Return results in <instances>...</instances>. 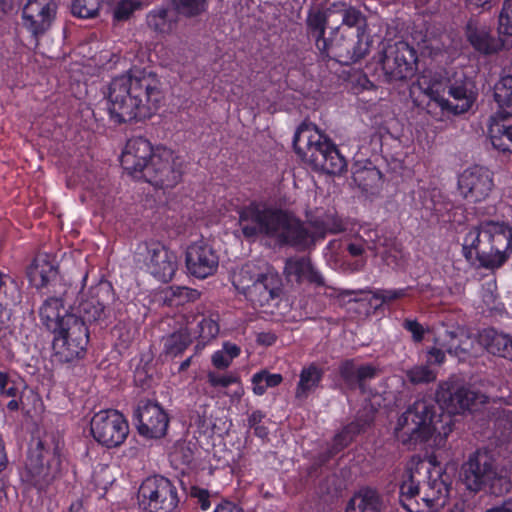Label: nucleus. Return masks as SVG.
Segmentation results:
<instances>
[{"mask_svg": "<svg viewBox=\"0 0 512 512\" xmlns=\"http://www.w3.org/2000/svg\"><path fill=\"white\" fill-rule=\"evenodd\" d=\"M239 226L245 238L265 235L281 245L304 251L315 246L309 222L306 224L291 212L260 203H250L239 211Z\"/></svg>", "mask_w": 512, "mask_h": 512, "instance_id": "nucleus-1", "label": "nucleus"}, {"mask_svg": "<svg viewBox=\"0 0 512 512\" xmlns=\"http://www.w3.org/2000/svg\"><path fill=\"white\" fill-rule=\"evenodd\" d=\"M159 81L137 72L114 78L108 87V111L116 124L150 118L161 100Z\"/></svg>", "mask_w": 512, "mask_h": 512, "instance_id": "nucleus-2", "label": "nucleus"}, {"mask_svg": "<svg viewBox=\"0 0 512 512\" xmlns=\"http://www.w3.org/2000/svg\"><path fill=\"white\" fill-rule=\"evenodd\" d=\"M447 479L440 469L431 471L425 464H418L400 486V504L408 512L439 511L448 502L450 487Z\"/></svg>", "mask_w": 512, "mask_h": 512, "instance_id": "nucleus-3", "label": "nucleus"}, {"mask_svg": "<svg viewBox=\"0 0 512 512\" xmlns=\"http://www.w3.org/2000/svg\"><path fill=\"white\" fill-rule=\"evenodd\" d=\"M467 261L479 266L499 268L512 252V228L504 222L484 221L473 227L462 245Z\"/></svg>", "mask_w": 512, "mask_h": 512, "instance_id": "nucleus-4", "label": "nucleus"}, {"mask_svg": "<svg viewBox=\"0 0 512 512\" xmlns=\"http://www.w3.org/2000/svg\"><path fill=\"white\" fill-rule=\"evenodd\" d=\"M439 405L432 398L416 400L399 417L396 435L404 445L426 442L437 433L446 438L453 429L449 415L438 414Z\"/></svg>", "mask_w": 512, "mask_h": 512, "instance_id": "nucleus-5", "label": "nucleus"}, {"mask_svg": "<svg viewBox=\"0 0 512 512\" xmlns=\"http://www.w3.org/2000/svg\"><path fill=\"white\" fill-rule=\"evenodd\" d=\"M293 147L314 171L341 175L347 168L346 159L336 145L313 123L303 122L297 128Z\"/></svg>", "mask_w": 512, "mask_h": 512, "instance_id": "nucleus-6", "label": "nucleus"}, {"mask_svg": "<svg viewBox=\"0 0 512 512\" xmlns=\"http://www.w3.org/2000/svg\"><path fill=\"white\" fill-rule=\"evenodd\" d=\"M321 15H307L306 30L309 39L313 40L315 47L323 59H333L342 64L355 63L362 59L369 51V41L361 37H345L333 30L330 37H325L326 28Z\"/></svg>", "mask_w": 512, "mask_h": 512, "instance_id": "nucleus-7", "label": "nucleus"}, {"mask_svg": "<svg viewBox=\"0 0 512 512\" xmlns=\"http://www.w3.org/2000/svg\"><path fill=\"white\" fill-rule=\"evenodd\" d=\"M423 90L429 97L428 108L434 104L454 114L467 112L476 99L473 82L462 72L446 80L433 78Z\"/></svg>", "mask_w": 512, "mask_h": 512, "instance_id": "nucleus-8", "label": "nucleus"}, {"mask_svg": "<svg viewBox=\"0 0 512 512\" xmlns=\"http://www.w3.org/2000/svg\"><path fill=\"white\" fill-rule=\"evenodd\" d=\"M61 442L55 435L36 439L29 449L26 481L39 490L45 489L59 474Z\"/></svg>", "mask_w": 512, "mask_h": 512, "instance_id": "nucleus-9", "label": "nucleus"}, {"mask_svg": "<svg viewBox=\"0 0 512 512\" xmlns=\"http://www.w3.org/2000/svg\"><path fill=\"white\" fill-rule=\"evenodd\" d=\"M461 476L467 489L479 492L488 488L494 495H502L510 488V482L499 471L493 454L477 450L462 464Z\"/></svg>", "mask_w": 512, "mask_h": 512, "instance_id": "nucleus-10", "label": "nucleus"}, {"mask_svg": "<svg viewBox=\"0 0 512 512\" xmlns=\"http://www.w3.org/2000/svg\"><path fill=\"white\" fill-rule=\"evenodd\" d=\"M499 110L490 117L488 134L495 149L512 153V75H506L494 87Z\"/></svg>", "mask_w": 512, "mask_h": 512, "instance_id": "nucleus-11", "label": "nucleus"}, {"mask_svg": "<svg viewBox=\"0 0 512 512\" xmlns=\"http://www.w3.org/2000/svg\"><path fill=\"white\" fill-rule=\"evenodd\" d=\"M78 304H75L77 317L86 323H101L117 318V298L110 282L101 281L92 286L87 295H75Z\"/></svg>", "mask_w": 512, "mask_h": 512, "instance_id": "nucleus-12", "label": "nucleus"}, {"mask_svg": "<svg viewBox=\"0 0 512 512\" xmlns=\"http://www.w3.org/2000/svg\"><path fill=\"white\" fill-rule=\"evenodd\" d=\"M89 343V330L76 314H64L61 328L53 339V349L61 362H72L80 359L86 352Z\"/></svg>", "mask_w": 512, "mask_h": 512, "instance_id": "nucleus-13", "label": "nucleus"}, {"mask_svg": "<svg viewBox=\"0 0 512 512\" xmlns=\"http://www.w3.org/2000/svg\"><path fill=\"white\" fill-rule=\"evenodd\" d=\"M138 500L149 512H174L180 501L175 484L160 475L147 477L142 482Z\"/></svg>", "mask_w": 512, "mask_h": 512, "instance_id": "nucleus-14", "label": "nucleus"}, {"mask_svg": "<svg viewBox=\"0 0 512 512\" xmlns=\"http://www.w3.org/2000/svg\"><path fill=\"white\" fill-rule=\"evenodd\" d=\"M184 160L167 148H157L140 180L156 188H173L182 179Z\"/></svg>", "mask_w": 512, "mask_h": 512, "instance_id": "nucleus-15", "label": "nucleus"}, {"mask_svg": "<svg viewBox=\"0 0 512 512\" xmlns=\"http://www.w3.org/2000/svg\"><path fill=\"white\" fill-rule=\"evenodd\" d=\"M417 52L405 41L388 45L381 58L384 81L393 83L411 78L417 67Z\"/></svg>", "mask_w": 512, "mask_h": 512, "instance_id": "nucleus-16", "label": "nucleus"}, {"mask_svg": "<svg viewBox=\"0 0 512 512\" xmlns=\"http://www.w3.org/2000/svg\"><path fill=\"white\" fill-rule=\"evenodd\" d=\"M93 438L107 448L120 446L128 436L129 426L124 416L114 409L96 413L90 422Z\"/></svg>", "mask_w": 512, "mask_h": 512, "instance_id": "nucleus-17", "label": "nucleus"}, {"mask_svg": "<svg viewBox=\"0 0 512 512\" xmlns=\"http://www.w3.org/2000/svg\"><path fill=\"white\" fill-rule=\"evenodd\" d=\"M486 402V396L471 387L457 382H446L437 391V404L452 418L453 414L474 410L479 404Z\"/></svg>", "mask_w": 512, "mask_h": 512, "instance_id": "nucleus-18", "label": "nucleus"}, {"mask_svg": "<svg viewBox=\"0 0 512 512\" xmlns=\"http://www.w3.org/2000/svg\"><path fill=\"white\" fill-rule=\"evenodd\" d=\"M308 15H321L322 18H325V23L335 31H338L340 24L355 27L356 35L353 38L361 37L369 41V36L366 35V17L355 7L346 6L345 3H334L326 8L313 7L309 10Z\"/></svg>", "mask_w": 512, "mask_h": 512, "instance_id": "nucleus-19", "label": "nucleus"}, {"mask_svg": "<svg viewBox=\"0 0 512 512\" xmlns=\"http://www.w3.org/2000/svg\"><path fill=\"white\" fill-rule=\"evenodd\" d=\"M138 254L144 257L149 272L158 280L168 282L177 270V257L174 252L158 241L139 245Z\"/></svg>", "mask_w": 512, "mask_h": 512, "instance_id": "nucleus-20", "label": "nucleus"}, {"mask_svg": "<svg viewBox=\"0 0 512 512\" xmlns=\"http://www.w3.org/2000/svg\"><path fill=\"white\" fill-rule=\"evenodd\" d=\"M137 421L138 433L149 439H158L165 436L169 418L164 409L149 399L139 400L134 411Z\"/></svg>", "mask_w": 512, "mask_h": 512, "instance_id": "nucleus-21", "label": "nucleus"}, {"mask_svg": "<svg viewBox=\"0 0 512 512\" xmlns=\"http://www.w3.org/2000/svg\"><path fill=\"white\" fill-rule=\"evenodd\" d=\"M494 187L493 173L486 167L474 165L458 177V189L465 200L477 203L486 199Z\"/></svg>", "mask_w": 512, "mask_h": 512, "instance_id": "nucleus-22", "label": "nucleus"}, {"mask_svg": "<svg viewBox=\"0 0 512 512\" xmlns=\"http://www.w3.org/2000/svg\"><path fill=\"white\" fill-rule=\"evenodd\" d=\"M56 10L57 4L54 0H28L23 7V25L34 37L36 46L38 37L50 29Z\"/></svg>", "mask_w": 512, "mask_h": 512, "instance_id": "nucleus-23", "label": "nucleus"}, {"mask_svg": "<svg viewBox=\"0 0 512 512\" xmlns=\"http://www.w3.org/2000/svg\"><path fill=\"white\" fill-rule=\"evenodd\" d=\"M87 279V273L84 274L82 279L76 283L70 282L67 289L62 293V297H49L47 298L39 309V316L42 324L52 333L56 334L57 330L61 328L64 320V315L60 311H64L63 302L72 299L75 295L81 293L84 289Z\"/></svg>", "mask_w": 512, "mask_h": 512, "instance_id": "nucleus-24", "label": "nucleus"}, {"mask_svg": "<svg viewBox=\"0 0 512 512\" xmlns=\"http://www.w3.org/2000/svg\"><path fill=\"white\" fill-rule=\"evenodd\" d=\"M155 152L156 150H153L147 139L143 137L132 138L128 140L121 155V165L128 174L140 180Z\"/></svg>", "mask_w": 512, "mask_h": 512, "instance_id": "nucleus-25", "label": "nucleus"}, {"mask_svg": "<svg viewBox=\"0 0 512 512\" xmlns=\"http://www.w3.org/2000/svg\"><path fill=\"white\" fill-rule=\"evenodd\" d=\"M185 263L189 274L205 279L217 270L219 258L210 245L196 242L188 246Z\"/></svg>", "mask_w": 512, "mask_h": 512, "instance_id": "nucleus-26", "label": "nucleus"}, {"mask_svg": "<svg viewBox=\"0 0 512 512\" xmlns=\"http://www.w3.org/2000/svg\"><path fill=\"white\" fill-rule=\"evenodd\" d=\"M338 374L349 390L365 392L366 383L377 377L380 370L372 364H361L356 359H344L338 365Z\"/></svg>", "mask_w": 512, "mask_h": 512, "instance_id": "nucleus-27", "label": "nucleus"}, {"mask_svg": "<svg viewBox=\"0 0 512 512\" xmlns=\"http://www.w3.org/2000/svg\"><path fill=\"white\" fill-rule=\"evenodd\" d=\"M283 273L288 280L301 284L306 281L315 287H328L321 272L307 256H292L286 259Z\"/></svg>", "mask_w": 512, "mask_h": 512, "instance_id": "nucleus-28", "label": "nucleus"}, {"mask_svg": "<svg viewBox=\"0 0 512 512\" xmlns=\"http://www.w3.org/2000/svg\"><path fill=\"white\" fill-rule=\"evenodd\" d=\"M282 291V281L279 275L267 271L258 275V280L245 296L254 307L270 306L271 302L279 297Z\"/></svg>", "mask_w": 512, "mask_h": 512, "instance_id": "nucleus-29", "label": "nucleus"}, {"mask_svg": "<svg viewBox=\"0 0 512 512\" xmlns=\"http://www.w3.org/2000/svg\"><path fill=\"white\" fill-rule=\"evenodd\" d=\"M439 345L446 351L460 360H465L474 353L477 344L476 339L470 335L467 329L461 326H455L446 329L437 339Z\"/></svg>", "mask_w": 512, "mask_h": 512, "instance_id": "nucleus-30", "label": "nucleus"}, {"mask_svg": "<svg viewBox=\"0 0 512 512\" xmlns=\"http://www.w3.org/2000/svg\"><path fill=\"white\" fill-rule=\"evenodd\" d=\"M376 410L371 403H366L358 412L355 421L346 425L341 432L334 437L333 449L340 451L347 447L354 437L364 432L374 421Z\"/></svg>", "mask_w": 512, "mask_h": 512, "instance_id": "nucleus-31", "label": "nucleus"}, {"mask_svg": "<svg viewBox=\"0 0 512 512\" xmlns=\"http://www.w3.org/2000/svg\"><path fill=\"white\" fill-rule=\"evenodd\" d=\"M467 37L474 49L485 55L497 53L504 45V41L493 36L485 26H468Z\"/></svg>", "mask_w": 512, "mask_h": 512, "instance_id": "nucleus-32", "label": "nucleus"}, {"mask_svg": "<svg viewBox=\"0 0 512 512\" xmlns=\"http://www.w3.org/2000/svg\"><path fill=\"white\" fill-rule=\"evenodd\" d=\"M27 276L30 283L37 289H40L47 287L57 279L58 269L46 256H39L27 268Z\"/></svg>", "mask_w": 512, "mask_h": 512, "instance_id": "nucleus-33", "label": "nucleus"}, {"mask_svg": "<svg viewBox=\"0 0 512 512\" xmlns=\"http://www.w3.org/2000/svg\"><path fill=\"white\" fill-rule=\"evenodd\" d=\"M383 507V499L379 492L370 487H365L353 495L345 512H381Z\"/></svg>", "mask_w": 512, "mask_h": 512, "instance_id": "nucleus-34", "label": "nucleus"}, {"mask_svg": "<svg viewBox=\"0 0 512 512\" xmlns=\"http://www.w3.org/2000/svg\"><path fill=\"white\" fill-rule=\"evenodd\" d=\"M368 236L370 234H374V236L377 238V234L375 231H368ZM375 239H372L369 237V239L364 238L363 236H357L355 237V240L348 241L346 244V250L349 253L351 257L356 258V260L352 263H349L347 266V269L350 272H358L362 271L364 267L366 266L367 260L364 257L366 249L373 250L376 248L375 246Z\"/></svg>", "mask_w": 512, "mask_h": 512, "instance_id": "nucleus-35", "label": "nucleus"}, {"mask_svg": "<svg viewBox=\"0 0 512 512\" xmlns=\"http://www.w3.org/2000/svg\"><path fill=\"white\" fill-rule=\"evenodd\" d=\"M324 371L315 363L304 367L299 375V382L296 387L295 397L298 400H305L320 385Z\"/></svg>", "mask_w": 512, "mask_h": 512, "instance_id": "nucleus-36", "label": "nucleus"}, {"mask_svg": "<svg viewBox=\"0 0 512 512\" xmlns=\"http://www.w3.org/2000/svg\"><path fill=\"white\" fill-rule=\"evenodd\" d=\"M315 242L324 239L327 234H338L345 231V223L334 213H324L309 220Z\"/></svg>", "mask_w": 512, "mask_h": 512, "instance_id": "nucleus-37", "label": "nucleus"}, {"mask_svg": "<svg viewBox=\"0 0 512 512\" xmlns=\"http://www.w3.org/2000/svg\"><path fill=\"white\" fill-rule=\"evenodd\" d=\"M178 14L167 8H159L147 15V25L155 32L171 33L177 26Z\"/></svg>", "mask_w": 512, "mask_h": 512, "instance_id": "nucleus-38", "label": "nucleus"}, {"mask_svg": "<svg viewBox=\"0 0 512 512\" xmlns=\"http://www.w3.org/2000/svg\"><path fill=\"white\" fill-rule=\"evenodd\" d=\"M262 274L263 273L259 272L255 266L245 264L241 267L239 272L234 275L233 285L239 293L246 296L250 288H252L256 280H258V275Z\"/></svg>", "mask_w": 512, "mask_h": 512, "instance_id": "nucleus-39", "label": "nucleus"}, {"mask_svg": "<svg viewBox=\"0 0 512 512\" xmlns=\"http://www.w3.org/2000/svg\"><path fill=\"white\" fill-rule=\"evenodd\" d=\"M353 179L365 191L377 188L382 181V173L374 166L357 169Z\"/></svg>", "mask_w": 512, "mask_h": 512, "instance_id": "nucleus-40", "label": "nucleus"}, {"mask_svg": "<svg viewBox=\"0 0 512 512\" xmlns=\"http://www.w3.org/2000/svg\"><path fill=\"white\" fill-rule=\"evenodd\" d=\"M104 0H71L70 10L73 16L83 19L95 18Z\"/></svg>", "mask_w": 512, "mask_h": 512, "instance_id": "nucleus-41", "label": "nucleus"}, {"mask_svg": "<svg viewBox=\"0 0 512 512\" xmlns=\"http://www.w3.org/2000/svg\"><path fill=\"white\" fill-rule=\"evenodd\" d=\"M191 344V338L188 332L178 331L164 339V351L169 356L181 354Z\"/></svg>", "mask_w": 512, "mask_h": 512, "instance_id": "nucleus-42", "label": "nucleus"}, {"mask_svg": "<svg viewBox=\"0 0 512 512\" xmlns=\"http://www.w3.org/2000/svg\"><path fill=\"white\" fill-rule=\"evenodd\" d=\"M195 333L198 334L202 343H207L214 339L219 333L218 315H202L201 319L197 321Z\"/></svg>", "mask_w": 512, "mask_h": 512, "instance_id": "nucleus-43", "label": "nucleus"}, {"mask_svg": "<svg viewBox=\"0 0 512 512\" xmlns=\"http://www.w3.org/2000/svg\"><path fill=\"white\" fill-rule=\"evenodd\" d=\"M283 380L281 374H271L267 370H261L252 377L253 392L263 395L267 388L278 386Z\"/></svg>", "mask_w": 512, "mask_h": 512, "instance_id": "nucleus-44", "label": "nucleus"}, {"mask_svg": "<svg viewBox=\"0 0 512 512\" xmlns=\"http://www.w3.org/2000/svg\"><path fill=\"white\" fill-rule=\"evenodd\" d=\"M172 6L178 15L192 18L205 12L207 0H172Z\"/></svg>", "mask_w": 512, "mask_h": 512, "instance_id": "nucleus-45", "label": "nucleus"}, {"mask_svg": "<svg viewBox=\"0 0 512 512\" xmlns=\"http://www.w3.org/2000/svg\"><path fill=\"white\" fill-rule=\"evenodd\" d=\"M407 378L413 384H424L436 379V372L428 365H417L407 371Z\"/></svg>", "mask_w": 512, "mask_h": 512, "instance_id": "nucleus-46", "label": "nucleus"}, {"mask_svg": "<svg viewBox=\"0 0 512 512\" xmlns=\"http://www.w3.org/2000/svg\"><path fill=\"white\" fill-rule=\"evenodd\" d=\"M410 290L411 287H405L401 289H377L369 292L372 293V298L381 301V304H390L408 296Z\"/></svg>", "mask_w": 512, "mask_h": 512, "instance_id": "nucleus-47", "label": "nucleus"}, {"mask_svg": "<svg viewBox=\"0 0 512 512\" xmlns=\"http://www.w3.org/2000/svg\"><path fill=\"white\" fill-rule=\"evenodd\" d=\"M498 32L501 35L512 37V0H504L499 15Z\"/></svg>", "mask_w": 512, "mask_h": 512, "instance_id": "nucleus-48", "label": "nucleus"}, {"mask_svg": "<svg viewBox=\"0 0 512 512\" xmlns=\"http://www.w3.org/2000/svg\"><path fill=\"white\" fill-rule=\"evenodd\" d=\"M141 3L135 0H120L113 11L114 19L117 21H126L133 12L140 8Z\"/></svg>", "mask_w": 512, "mask_h": 512, "instance_id": "nucleus-49", "label": "nucleus"}, {"mask_svg": "<svg viewBox=\"0 0 512 512\" xmlns=\"http://www.w3.org/2000/svg\"><path fill=\"white\" fill-rule=\"evenodd\" d=\"M491 349L494 354L512 361V339L505 335H497L493 338Z\"/></svg>", "mask_w": 512, "mask_h": 512, "instance_id": "nucleus-50", "label": "nucleus"}, {"mask_svg": "<svg viewBox=\"0 0 512 512\" xmlns=\"http://www.w3.org/2000/svg\"><path fill=\"white\" fill-rule=\"evenodd\" d=\"M170 295L176 298V305H182L185 302L195 301L199 297V292L188 287L175 286L170 288Z\"/></svg>", "mask_w": 512, "mask_h": 512, "instance_id": "nucleus-51", "label": "nucleus"}, {"mask_svg": "<svg viewBox=\"0 0 512 512\" xmlns=\"http://www.w3.org/2000/svg\"><path fill=\"white\" fill-rule=\"evenodd\" d=\"M402 326L412 334V339L414 342L419 343L423 340L425 330L417 320L405 319Z\"/></svg>", "mask_w": 512, "mask_h": 512, "instance_id": "nucleus-52", "label": "nucleus"}, {"mask_svg": "<svg viewBox=\"0 0 512 512\" xmlns=\"http://www.w3.org/2000/svg\"><path fill=\"white\" fill-rule=\"evenodd\" d=\"M208 382L213 387H228L232 383H236L238 378L234 375H218L215 372H209L207 375Z\"/></svg>", "mask_w": 512, "mask_h": 512, "instance_id": "nucleus-53", "label": "nucleus"}, {"mask_svg": "<svg viewBox=\"0 0 512 512\" xmlns=\"http://www.w3.org/2000/svg\"><path fill=\"white\" fill-rule=\"evenodd\" d=\"M0 391L2 395L8 397H15L17 393V388L9 381L8 375L4 372H0Z\"/></svg>", "mask_w": 512, "mask_h": 512, "instance_id": "nucleus-54", "label": "nucleus"}, {"mask_svg": "<svg viewBox=\"0 0 512 512\" xmlns=\"http://www.w3.org/2000/svg\"><path fill=\"white\" fill-rule=\"evenodd\" d=\"M232 360L229 355H226V353L223 350L216 351L212 355V364L217 369H226L230 366Z\"/></svg>", "mask_w": 512, "mask_h": 512, "instance_id": "nucleus-55", "label": "nucleus"}, {"mask_svg": "<svg viewBox=\"0 0 512 512\" xmlns=\"http://www.w3.org/2000/svg\"><path fill=\"white\" fill-rule=\"evenodd\" d=\"M191 495L197 498L202 510H207L210 507L209 492L207 490L192 487Z\"/></svg>", "mask_w": 512, "mask_h": 512, "instance_id": "nucleus-56", "label": "nucleus"}, {"mask_svg": "<svg viewBox=\"0 0 512 512\" xmlns=\"http://www.w3.org/2000/svg\"><path fill=\"white\" fill-rule=\"evenodd\" d=\"M443 347H432L427 352V363L428 364H442L445 360V353Z\"/></svg>", "mask_w": 512, "mask_h": 512, "instance_id": "nucleus-57", "label": "nucleus"}, {"mask_svg": "<svg viewBox=\"0 0 512 512\" xmlns=\"http://www.w3.org/2000/svg\"><path fill=\"white\" fill-rule=\"evenodd\" d=\"M178 453L182 455V462L184 464H190L192 462L193 452L188 446H186L184 444L178 445L176 447L175 454H178Z\"/></svg>", "mask_w": 512, "mask_h": 512, "instance_id": "nucleus-58", "label": "nucleus"}, {"mask_svg": "<svg viewBox=\"0 0 512 512\" xmlns=\"http://www.w3.org/2000/svg\"><path fill=\"white\" fill-rule=\"evenodd\" d=\"M276 339V335L272 332H261L257 334V342L265 346L273 345Z\"/></svg>", "mask_w": 512, "mask_h": 512, "instance_id": "nucleus-59", "label": "nucleus"}, {"mask_svg": "<svg viewBox=\"0 0 512 512\" xmlns=\"http://www.w3.org/2000/svg\"><path fill=\"white\" fill-rule=\"evenodd\" d=\"M214 512H243V510L236 504L225 501L219 504Z\"/></svg>", "mask_w": 512, "mask_h": 512, "instance_id": "nucleus-60", "label": "nucleus"}, {"mask_svg": "<svg viewBox=\"0 0 512 512\" xmlns=\"http://www.w3.org/2000/svg\"><path fill=\"white\" fill-rule=\"evenodd\" d=\"M263 418H264V414L260 410L253 411L252 414L248 418L249 427L254 428V427L260 425Z\"/></svg>", "mask_w": 512, "mask_h": 512, "instance_id": "nucleus-61", "label": "nucleus"}, {"mask_svg": "<svg viewBox=\"0 0 512 512\" xmlns=\"http://www.w3.org/2000/svg\"><path fill=\"white\" fill-rule=\"evenodd\" d=\"M222 350L226 353V355H229V357H231V360L237 357L240 353V348L236 344H232L229 342L223 345Z\"/></svg>", "mask_w": 512, "mask_h": 512, "instance_id": "nucleus-62", "label": "nucleus"}, {"mask_svg": "<svg viewBox=\"0 0 512 512\" xmlns=\"http://www.w3.org/2000/svg\"><path fill=\"white\" fill-rule=\"evenodd\" d=\"M486 512H512V499L506 500L501 505L492 507Z\"/></svg>", "mask_w": 512, "mask_h": 512, "instance_id": "nucleus-63", "label": "nucleus"}, {"mask_svg": "<svg viewBox=\"0 0 512 512\" xmlns=\"http://www.w3.org/2000/svg\"><path fill=\"white\" fill-rule=\"evenodd\" d=\"M69 512H86L81 502H73L69 507Z\"/></svg>", "mask_w": 512, "mask_h": 512, "instance_id": "nucleus-64", "label": "nucleus"}]
</instances>
